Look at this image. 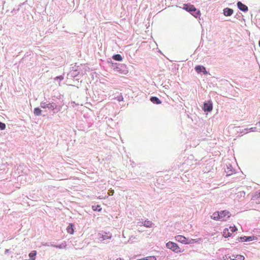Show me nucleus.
Listing matches in <instances>:
<instances>
[{"label": "nucleus", "instance_id": "obj_1", "mask_svg": "<svg viewBox=\"0 0 260 260\" xmlns=\"http://www.w3.org/2000/svg\"><path fill=\"white\" fill-rule=\"evenodd\" d=\"M112 68L114 71L122 74H126L127 70L126 69V66L123 64H120L117 63H112Z\"/></svg>", "mask_w": 260, "mask_h": 260}, {"label": "nucleus", "instance_id": "obj_2", "mask_svg": "<svg viewBox=\"0 0 260 260\" xmlns=\"http://www.w3.org/2000/svg\"><path fill=\"white\" fill-rule=\"evenodd\" d=\"M40 107L43 109H48L50 111H53L56 108L57 105L54 102L49 103L48 101H46L42 102L40 104Z\"/></svg>", "mask_w": 260, "mask_h": 260}, {"label": "nucleus", "instance_id": "obj_3", "mask_svg": "<svg viewBox=\"0 0 260 260\" xmlns=\"http://www.w3.org/2000/svg\"><path fill=\"white\" fill-rule=\"evenodd\" d=\"M112 234L110 233L104 232L103 233H99L98 234V241L99 242H104L107 243V240L111 239Z\"/></svg>", "mask_w": 260, "mask_h": 260}, {"label": "nucleus", "instance_id": "obj_4", "mask_svg": "<svg viewBox=\"0 0 260 260\" xmlns=\"http://www.w3.org/2000/svg\"><path fill=\"white\" fill-rule=\"evenodd\" d=\"M166 247L167 248L170 249L172 250L173 251L178 253L180 252L181 250H180L179 247L178 246V245L174 243L173 242L169 241L166 244Z\"/></svg>", "mask_w": 260, "mask_h": 260}, {"label": "nucleus", "instance_id": "obj_5", "mask_svg": "<svg viewBox=\"0 0 260 260\" xmlns=\"http://www.w3.org/2000/svg\"><path fill=\"white\" fill-rule=\"evenodd\" d=\"M213 105L211 101H208L204 103L203 110L205 112H210L212 110Z\"/></svg>", "mask_w": 260, "mask_h": 260}, {"label": "nucleus", "instance_id": "obj_6", "mask_svg": "<svg viewBox=\"0 0 260 260\" xmlns=\"http://www.w3.org/2000/svg\"><path fill=\"white\" fill-rule=\"evenodd\" d=\"M219 213L220 215V220L221 221L226 220L225 217L227 216V218H229L231 215L230 212L227 210L221 211Z\"/></svg>", "mask_w": 260, "mask_h": 260}, {"label": "nucleus", "instance_id": "obj_7", "mask_svg": "<svg viewBox=\"0 0 260 260\" xmlns=\"http://www.w3.org/2000/svg\"><path fill=\"white\" fill-rule=\"evenodd\" d=\"M194 70L198 73H203L204 75L208 74V72L206 71V68L202 66L198 65L196 66Z\"/></svg>", "mask_w": 260, "mask_h": 260}, {"label": "nucleus", "instance_id": "obj_8", "mask_svg": "<svg viewBox=\"0 0 260 260\" xmlns=\"http://www.w3.org/2000/svg\"><path fill=\"white\" fill-rule=\"evenodd\" d=\"M175 239L179 242L186 244L187 238L182 235H177L175 237Z\"/></svg>", "mask_w": 260, "mask_h": 260}, {"label": "nucleus", "instance_id": "obj_9", "mask_svg": "<svg viewBox=\"0 0 260 260\" xmlns=\"http://www.w3.org/2000/svg\"><path fill=\"white\" fill-rule=\"evenodd\" d=\"M237 5L238 9L240 10L245 12L248 11V7L245 5L243 4L241 2H238Z\"/></svg>", "mask_w": 260, "mask_h": 260}, {"label": "nucleus", "instance_id": "obj_10", "mask_svg": "<svg viewBox=\"0 0 260 260\" xmlns=\"http://www.w3.org/2000/svg\"><path fill=\"white\" fill-rule=\"evenodd\" d=\"M238 239L241 240L242 241H251L255 239V237L254 236H244V237H240L238 238Z\"/></svg>", "mask_w": 260, "mask_h": 260}, {"label": "nucleus", "instance_id": "obj_11", "mask_svg": "<svg viewBox=\"0 0 260 260\" xmlns=\"http://www.w3.org/2000/svg\"><path fill=\"white\" fill-rule=\"evenodd\" d=\"M192 12L191 14L196 18H198L201 15V12L199 10L197 9L195 7L192 8Z\"/></svg>", "mask_w": 260, "mask_h": 260}, {"label": "nucleus", "instance_id": "obj_12", "mask_svg": "<svg viewBox=\"0 0 260 260\" xmlns=\"http://www.w3.org/2000/svg\"><path fill=\"white\" fill-rule=\"evenodd\" d=\"M223 14L226 16H231L233 13V10L226 8L223 9Z\"/></svg>", "mask_w": 260, "mask_h": 260}, {"label": "nucleus", "instance_id": "obj_13", "mask_svg": "<svg viewBox=\"0 0 260 260\" xmlns=\"http://www.w3.org/2000/svg\"><path fill=\"white\" fill-rule=\"evenodd\" d=\"M150 101L155 104H161L160 100L156 96H152L150 98Z\"/></svg>", "mask_w": 260, "mask_h": 260}, {"label": "nucleus", "instance_id": "obj_14", "mask_svg": "<svg viewBox=\"0 0 260 260\" xmlns=\"http://www.w3.org/2000/svg\"><path fill=\"white\" fill-rule=\"evenodd\" d=\"M194 8L193 5L186 4L184 6V9L189 12L190 14L192 12V8Z\"/></svg>", "mask_w": 260, "mask_h": 260}, {"label": "nucleus", "instance_id": "obj_15", "mask_svg": "<svg viewBox=\"0 0 260 260\" xmlns=\"http://www.w3.org/2000/svg\"><path fill=\"white\" fill-rule=\"evenodd\" d=\"M211 218L216 220H220V215L219 212H214L211 216Z\"/></svg>", "mask_w": 260, "mask_h": 260}, {"label": "nucleus", "instance_id": "obj_16", "mask_svg": "<svg viewBox=\"0 0 260 260\" xmlns=\"http://www.w3.org/2000/svg\"><path fill=\"white\" fill-rule=\"evenodd\" d=\"M67 231L68 233L70 234H73L74 231L73 229V224L72 223L69 224V225L67 228Z\"/></svg>", "mask_w": 260, "mask_h": 260}, {"label": "nucleus", "instance_id": "obj_17", "mask_svg": "<svg viewBox=\"0 0 260 260\" xmlns=\"http://www.w3.org/2000/svg\"><path fill=\"white\" fill-rule=\"evenodd\" d=\"M232 235V233L229 232L228 229L225 228L223 231V236L225 238H228L230 237Z\"/></svg>", "mask_w": 260, "mask_h": 260}, {"label": "nucleus", "instance_id": "obj_18", "mask_svg": "<svg viewBox=\"0 0 260 260\" xmlns=\"http://www.w3.org/2000/svg\"><path fill=\"white\" fill-rule=\"evenodd\" d=\"M50 246L52 247L58 248L59 249H62V248H66L67 245L65 243H63L60 245H54L53 244H51Z\"/></svg>", "mask_w": 260, "mask_h": 260}, {"label": "nucleus", "instance_id": "obj_19", "mask_svg": "<svg viewBox=\"0 0 260 260\" xmlns=\"http://www.w3.org/2000/svg\"><path fill=\"white\" fill-rule=\"evenodd\" d=\"M152 222L151 221L148 220V219L145 220L144 221L143 226L146 228H150L152 226Z\"/></svg>", "mask_w": 260, "mask_h": 260}, {"label": "nucleus", "instance_id": "obj_20", "mask_svg": "<svg viewBox=\"0 0 260 260\" xmlns=\"http://www.w3.org/2000/svg\"><path fill=\"white\" fill-rule=\"evenodd\" d=\"M112 58L116 61H120L122 60V57L121 55L117 54L113 56Z\"/></svg>", "mask_w": 260, "mask_h": 260}, {"label": "nucleus", "instance_id": "obj_21", "mask_svg": "<svg viewBox=\"0 0 260 260\" xmlns=\"http://www.w3.org/2000/svg\"><path fill=\"white\" fill-rule=\"evenodd\" d=\"M37 254L36 251H32L29 254V256L30 260H35L36 258V256Z\"/></svg>", "mask_w": 260, "mask_h": 260}, {"label": "nucleus", "instance_id": "obj_22", "mask_svg": "<svg viewBox=\"0 0 260 260\" xmlns=\"http://www.w3.org/2000/svg\"><path fill=\"white\" fill-rule=\"evenodd\" d=\"M42 110L38 107L35 108L34 110V114L36 116H40L41 115Z\"/></svg>", "mask_w": 260, "mask_h": 260}, {"label": "nucleus", "instance_id": "obj_23", "mask_svg": "<svg viewBox=\"0 0 260 260\" xmlns=\"http://www.w3.org/2000/svg\"><path fill=\"white\" fill-rule=\"evenodd\" d=\"M245 258L243 255H237L234 258H230V260H244Z\"/></svg>", "mask_w": 260, "mask_h": 260}, {"label": "nucleus", "instance_id": "obj_24", "mask_svg": "<svg viewBox=\"0 0 260 260\" xmlns=\"http://www.w3.org/2000/svg\"><path fill=\"white\" fill-rule=\"evenodd\" d=\"M92 209L94 211H101L102 210V208H101V206L98 205L92 206Z\"/></svg>", "mask_w": 260, "mask_h": 260}, {"label": "nucleus", "instance_id": "obj_25", "mask_svg": "<svg viewBox=\"0 0 260 260\" xmlns=\"http://www.w3.org/2000/svg\"><path fill=\"white\" fill-rule=\"evenodd\" d=\"M196 242L197 240L196 239L187 238L186 244H193Z\"/></svg>", "mask_w": 260, "mask_h": 260}, {"label": "nucleus", "instance_id": "obj_26", "mask_svg": "<svg viewBox=\"0 0 260 260\" xmlns=\"http://www.w3.org/2000/svg\"><path fill=\"white\" fill-rule=\"evenodd\" d=\"M143 260H156V258L154 256H147L143 258Z\"/></svg>", "mask_w": 260, "mask_h": 260}, {"label": "nucleus", "instance_id": "obj_27", "mask_svg": "<svg viewBox=\"0 0 260 260\" xmlns=\"http://www.w3.org/2000/svg\"><path fill=\"white\" fill-rule=\"evenodd\" d=\"M258 198H260V192L259 191H257L254 196L253 197V200H256Z\"/></svg>", "mask_w": 260, "mask_h": 260}, {"label": "nucleus", "instance_id": "obj_28", "mask_svg": "<svg viewBox=\"0 0 260 260\" xmlns=\"http://www.w3.org/2000/svg\"><path fill=\"white\" fill-rule=\"evenodd\" d=\"M63 79H64V76L62 75H60V76H57V77H56L55 78H54V80L55 81L57 80H59V81H62L63 80Z\"/></svg>", "mask_w": 260, "mask_h": 260}, {"label": "nucleus", "instance_id": "obj_29", "mask_svg": "<svg viewBox=\"0 0 260 260\" xmlns=\"http://www.w3.org/2000/svg\"><path fill=\"white\" fill-rule=\"evenodd\" d=\"M6 128V124L2 122H0V129L4 130Z\"/></svg>", "mask_w": 260, "mask_h": 260}, {"label": "nucleus", "instance_id": "obj_30", "mask_svg": "<svg viewBox=\"0 0 260 260\" xmlns=\"http://www.w3.org/2000/svg\"><path fill=\"white\" fill-rule=\"evenodd\" d=\"M245 130L246 131V133H247V131L248 130L250 131V132H255L256 131V127H251L249 129H245Z\"/></svg>", "mask_w": 260, "mask_h": 260}, {"label": "nucleus", "instance_id": "obj_31", "mask_svg": "<svg viewBox=\"0 0 260 260\" xmlns=\"http://www.w3.org/2000/svg\"><path fill=\"white\" fill-rule=\"evenodd\" d=\"M135 239H136V237H134V236H131V237L129 238V239H128V242L131 243H133V242H134V240Z\"/></svg>", "mask_w": 260, "mask_h": 260}, {"label": "nucleus", "instance_id": "obj_32", "mask_svg": "<svg viewBox=\"0 0 260 260\" xmlns=\"http://www.w3.org/2000/svg\"><path fill=\"white\" fill-rule=\"evenodd\" d=\"M230 258H232L229 255H225L223 256V257H222L223 260H230Z\"/></svg>", "mask_w": 260, "mask_h": 260}, {"label": "nucleus", "instance_id": "obj_33", "mask_svg": "<svg viewBox=\"0 0 260 260\" xmlns=\"http://www.w3.org/2000/svg\"><path fill=\"white\" fill-rule=\"evenodd\" d=\"M230 231L232 233L235 232L237 230L236 227L235 226H230Z\"/></svg>", "mask_w": 260, "mask_h": 260}, {"label": "nucleus", "instance_id": "obj_34", "mask_svg": "<svg viewBox=\"0 0 260 260\" xmlns=\"http://www.w3.org/2000/svg\"><path fill=\"white\" fill-rule=\"evenodd\" d=\"M144 221H142V219H139L137 222V225L139 226L143 225Z\"/></svg>", "mask_w": 260, "mask_h": 260}, {"label": "nucleus", "instance_id": "obj_35", "mask_svg": "<svg viewBox=\"0 0 260 260\" xmlns=\"http://www.w3.org/2000/svg\"><path fill=\"white\" fill-rule=\"evenodd\" d=\"M78 73L79 72H78L76 70L73 71V72L71 73L72 76L73 77L77 76Z\"/></svg>", "mask_w": 260, "mask_h": 260}, {"label": "nucleus", "instance_id": "obj_36", "mask_svg": "<svg viewBox=\"0 0 260 260\" xmlns=\"http://www.w3.org/2000/svg\"><path fill=\"white\" fill-rule=\"evenodd\" d=\"M117 100L119 101V102H120V101H122L123 100V98L122 95H120L119 96H118L117 97Z\"/></svg>", "mask_w": 260, "mask_h": 260}, {"label": "nucleus", "instance_id": "obj_37", "mask_svg": "<svg viewBox=\"0 0 260 260\" xmlns=\"http://www.w3.org/2000/svg\"><path fill=\"white\" fill-rule=\"evenodd\" d=\"M43 245L46 246H51V244H52V243H42Z\"/></svg>", "mask_w": 260, "mask_h": 260}, {"label": "nucleus", "instance_id": "obj_38", "mask_svg": "<svg viewBox=\"0 0 260 260\" xmlns=\"http://www.w3.org/2000/svg\"><path fill=\"white\" fill-rule=\"evenodd\" d=\"M114 192V191L113 190L110 191V195H113Z\"/></svg>", "mask_w": 260, "mask_h": 260}, {"label": "nucleus", "instance_id": "obj_39", "mask_svg": "<svg viewBox=\"0 0 260 260\" xmlns=\"http://www.w3.org/2000/svg\"><path fill=\"white\" fill-rule=\"evenodd\" d=\"M116 260H124V259H122L121 258H118Z\"/></svg>", "mask_w": 260, "mask_h": 260}, {"label": "nucleus", "instance_id": "obj_40", "mask_svg": "<svg viewBox=\"0 0 260 260\" xmlns=\"http://www.w3.org/2000/svg\"><path fill=\"white\" fill-rule=\"evenodd\" d=\"M227 173H229V174H228V175H230L231 174H232V172L230 173L229 171H228V172H227Z\"/></svg>", "mask_w": 260, "mask_h": 260}, {"label": "nucleus", "instance_id": "obj_41", "mask_svg": "<svg viewBox=\"0 0 260 260\" xmlns=\"http://www.w3.org/2000/svg\"><path fill=\"white\" fill-rule=\"evenodd\" d=\"M8 249H7V250H6L5 252H6H6H8Z\"/></svg>", "mask_w": 260, "mask_h": 260}, {"label": "nucleus", "instance_id": "obj_42", "mask_svg": "<svg viewBox=\"0 0 260 260\" xmlns=\"http://www.w3.org/2000/svg\"><path fill=\"white\" fill-rule=\"evenodd\" d=\"M258 44H259V47H260V40L259 41V43H258Z\"/></svg>", "mask_w": 260, "mask_h": 260}]
</instances>
